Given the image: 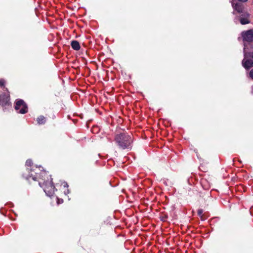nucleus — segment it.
I'll return each instance as SVG.
<instances>
[{
    "label": "nucleus",
    "mask_w": 253,
    "mask_h": 253,
    "mask_svg": "<svg viewBox=\"0 0 253 253\" xmlns=\"http://www.w3.org/2000/svg\"><path fill=\"white\" fill-rule=\"evenodd\" d=\"M241 16L242 17H241L240 21V23L242 25L247 24L250 23V21L248 19L249 17V14L248 12L242 14Z\"/></svg>",
    "instance_id": "obj_7"
},
{
    "label": "nucleus",
    "mask_w": 253,
    "mask_h": 253,
    "mask_svg": "<svg viewBox=\"0 0 253 253\" xmlns=\"http://www.w3.org/2000/svg\"><path fill=\"white\" fill-rule=\"evenodd\" d=\"M32 179L34 180H36V178L34 176L32 177Z\"/></svg>",
    "instance_id": "obj_16"
},
{
    "label": "nucleus",
    "mask_w": 253,
    "mask_h": 253,
    "mask_svg": "<svg viewBox=\"0 0 253 253\" xmlns=\"http://www.w3.org/2000/svg\"><path fill=\"white\" fill-rule=\"evenodd\" d=\"M232 5L234 9L238 13L241 14V15L247 12L245 10L244 6L242 3H237L235 4L233 2H232Z\"/></svg>",
    "instance_id": "obj_5"
},
{
    "label": "nucleus",
    "mask_w": 253,
    "mask_h": 253,
    "mask_svg": "<svg viewBox=\"0 0 253 253\" xmlns=\"http://www.w3.org/2000/svg\"><path fill=\"white\" fill-rule=\"evenodd\" d=\"M115 140L119 146L122 149L128 148L132 142L131 136L125 132L117 134Z\"/></svg>",
    "instance_id": "obj_1"
},
{
    "label": "nucleus",
    "mask_w": 253,
    "mask_h": 253,
    "mask_svg": "<svg viewBox=\"0 0 253 253\" xmlns=\"http://www.w3.org/2000/svg\"><path fill=\"white\" fill-rule=\"evenodd\" d=\"M32 163V161H31V160H28L26 161V165L27 166H30L31 165Z\"/></svg>",
    "instance_id": "obj_12"
},
{
    "label": "nucleus",
    "mask_w": 253,
    "mask_h": 253,
    "mask_svg": "<svg viewBox=\"0 0 253 253\" xmlns=\"http://www.w3.org/2000/svg\"><path fill=\"white\" fill-rule=\"evenodd\" d=\"M250 77L253 79V69H252L250 72Z\"/></svg>",
    "instance_id": "obj_14"
},
{
    "label": "nucleus",
    "mask_w": 253,
    "mask_h": 253,
    "mask_svg": "<svg viewBox=\"0 0 253 253\" xmlns=\"http://www.w3.org/2000/svg\"><path fill=\"white\" fill-rule=\"evenodd\" d=\"M93 62H94L93 61H91V62H90V64H92V63H93Z\"/></svg>",
    "instance_id": "obj_18"
},
{
    "label": "nucleus",
    "mask_w": 253,
    "mask_h": 253,
    "mask_svg": "<svg viewBox=\"0 0 253 253\" xmlns=\"http://www.w3.org/2000/svg\"><path fill=\"white\" fill-rule=\"evenodd\" d=\"M4 81L3 80H0V85L2 86L4 85Z\"/></svg>",
    "instance_id": "obj_13"
},
{
    "label": "nucleus",
    "mask_w": 253,
    "mask_h": 253,
    "mask_svg": "<svg viewBox=\"0 0 253 253\" xmlns=\"http://www.w3.org/2000/svg\"><path fill=\"white\" fill-rule=\"evenodd\" d=\"M242 36L244 41L251 42L253 41V30L251 29L242 33Z\"/></svg>",
    "instance_id": "obj_3"
},
{
    "label": "nucleus",
    "mask_w": 253,
    "mask_h": 253,
    "mask_svg": "<svg viewBox=\"0 0 253 253\" xmlns=\"http://www.w3.org/2000/svg\"><path fill=\"white\" fill-rule=\"evenodd\" d=\"M244 59L242 61V63H253V51L250 52H246V45L244 44Z\"/></svg>",
    "instance_id": "obj_4"
},
{
    "label": "nucleus",
    "mask_w": 253,
    "mask_h": 253,
    "mask_svg": "<svg viewBox=\"0 0 253 253\" xmlns=\"http://www.w3.org/2000/svg\"><path fill=\"white\" fill-rule=\"evenodd\" d=\"M71 45L72 48L75 50H79L81 48L80 43L77 41H72L71 42Z\"/></svg>",
    "instance_id": "obj_8"
},
{
    "label": "nucleus",
    "mask_w": 253,
    "mask_h": 253,
    "mask_svg": "<svg viewBox=\"0 0 253 253\" xmlns=\"http://www.w3.org/2000/svg\"><path fill=\"white\" fill-rule=\"evenodd\" d=\"M203 212V211L202 209H199L198 210V214L199 216H200L201 217L202 219V216H203V215H202Z\"/></svg>",
    "instance_id": "obj_11"
},
{
    "label": "nucleus",
    "mask_w": 253,
    "mask_h": 253,
    "mask_svg": "<svg viewBox=\"0 0 253 253\" xmlns=\"http://www.w3.org/2000/svg\"><path fill=\"white\" fill-rule=\"evenodd\" d=\"M240 1L241 2H246L248 0H238Z\"/></svg>",
    "instance_id": "obj_15"
},
{
    "label": "nucleus",
    "mask_w": 253,
    "mask_h": 253,
    "mask_svg": "<svg viewBox=\"0 0 253 253\" xmlns=\"http://www.w3.org/2000/svg\"><path fill=\"white\" fill-rule=\"evenodd\" d=\"M243 65H244V68L245 69H249L251 67H253V64H243Z\"/></svg>",
    "instance_id": "obj_10"
},
{
    "label": "nucleus",
    "mask_w": 253,
    "mask_h": 253,
    "mask_svg": "<svg viewBox=\"0 0 253 253\" xmlns=\"http://www.w3.org/2000/svg\"><path fill=\"white\" fill-rule=\"evenodd\" d=\"M9 97L5 94L0 95V104L3 106L9 104Z\"/></svg>",
    "instance_id": "obj_6"
},
{
    "label": "nucleus",
    "mask_w": 253,
    "mask_h": 253,
    "mask_svg": "<svg viewBox=\"0 0 253 253\" xmlns=\"http://www.w3.org/2000/svg\"><path fill=\"white\" fill-rule=\"evenodd\" d=\"M51 188L52 189V191H53L54 187L53 186H51Z\"/></svg>",
    "instance_id": "obj_17"
},
{
    "label": "nucleus",
    "mask_w": 253,
    "mask_h": 253,
    "mask_svg": "<svg viewBox=\"0 0 253 253\" xmlns=\"http://www.w3.org/2000/svg\"><path fill=\"white\" fill-rule=\"evenodd\" d=\"M38 123L40 125L43 124L45 123V118L43 116H40L37 119Z\"/></svg>",
    "instance_id": "obj_9"
},
{
    "label": "nucleus",
    "mask_w": 253,
    "mask_h": 253,
    "mask_svg": "<svg viewBox=\"0 0 253 253\" xmlns=\"http://www.w3.org/2000/svg\"><path fill=\"white\" fill-rule=\"evenodd\" d=\"M15 109L16 110H20L19 113L21 114H25L27 112V107L22 100H19L16 102Z\"/></svg>",
    "instance_id": "obj_2"
}]
</instances>
